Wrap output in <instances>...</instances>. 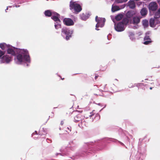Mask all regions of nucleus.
<instances>
[{
	"label": "nucleus",
	"mask_w": 160,
	"mask_h": 160,
	"mask_svg": "<svg viewBox=\"0 0 160 160\" xmlns=\"http://www.w3.org/2000/svg\"><path fill=\"white\" fill-rule=\"evenodd\" d=\"M110 142L119 143L122 146L127 148L123 143L117 139L105 138L95 141L94 143L93 142L85 143L82 148L77 153V155L81 157L86 156L89 153H92V152L102 149L106 146L108 143Z\"/></svg>",
	"instance_id": "1"
},
{
	"label": "nucleus",
	"mask_w": 160,
	"mask_h": 160,
	"mask_svg": "<svg viewBox=\"0 0 160 160\" xmlns=\"http://www.w3.org/2000/svg\"><path fill=\"white\" fill-rule=\"evenodd\" d=\"M7 53L12 57L14 56L15 63L21 65L23 62L26 64L28 67L31 62V59L28 50L26 49L16 48L10 45L7 48Z\"/></svg>",
	"instance_id": "2"
},
{
	"label": "nucleus",
	"mask_w": 160,
	"mask_h": 160,
	"mask_svg": "<svg viewBox=\"0 0 160 160\" xmlns=\"http://www.w3.org/2000/svg\"><path fill=\"white\" fill-rule=\"evenodd\" d=\"M136 12L133 10H129L125 13V17L128 20V24H132L138 25L140 22L142 17L135 15Z\"/></svg>",
	"instance_id": "3"
},
{
	"label": "nucleus",
	"mask_w": 160,
	"mask_h": 160,
	"mask_svg": "<svg viewBox=\"0 0 160 160\" xmlns=\"http://www.w3.org/2000/svg\"><path fill=\"white\" fill-rule=\"evenodd\" d=\"M114 23L115 30L118 32H122L124 31L127 26L128 24V20L125 17L118 22L117 23L115 22L113 20Z\"/></svg>",
	"instance_id": "4"
},
{
	"label": "nucleus",
	"mask_w": 160,
	"mask_h": 160,
	"mask_svg": "<svg viewBox=\"0 0 160 160\" xmlns=\"http://www.w3.org/2000/svg\"><path fill=\"white\" fill-rule=\"evenodd\" d=\"M73 32V29L64 27L62 28L61 35L64 39L68 41L72 38Z\"/></svg>",
	"instance_id": "5"
},
{
	"label": "nucleus",
	"mask_w": 160,
	"mask_h": 160,
	"mask_svg": "<svg viewBox=\"0 0 160 160\" xmlns=\"http://www.w3.org/2000/svg\"><path fill=\"white\" fill-rule=\"evenodd\" d=\"M70 9L74 13L77 14L82 10V8L80 4L71 0L70 2Z\"/></svg>",
	"instance_id": "6"
},
{
	"label": "nucleus",
	"mask_w": 160,
	"mask_h": 160,
	"mask_svg": "<svg viewBox=\"0 0 160 160\" xmlns=\"http://www.w3.org/2000/svg\"><path fill=\"white\" fill-rule=\"evenodd\" d=\"M146 149L144 148L143 151L142 152V151H138L136 154L132 153L130 159H132L134 160H143L145 157V152Z\"/></svg>",
	"instance_id": "7"
},
{
	"label": "nucleus",
	"mask_w": 160,
	"mask_h": 160,
	"mask_svg": "<svg viewBox=\"0 0 160 160\" xmlns=\"http://www.w3.org/2000/svg\"><path fill=\"white\" fill-rule=\"evenodd\" d=\"M149 11L150 16L153 15L157 10L158 9V5L155 1L151 2L148 4V7Z\"/></svg>",
	"instance_id": "8"
},
{
	"label": "nucleus",
	"mask_w": 160,
	"mask_h": 160,
	"mask_svg": "<svg viewBox=\"0 0 160 160\" xmlns=\"http://www.w3.org/2000/svg\"><path fill=\"white\" fill-rule=\"evenodd\" d=\"M95 21L97 22L95 26V30L98 31L100 30L99 28H102L104 26L106 20L105 18L98 17L97 16L95 17Z\"/></svg>",
	"instance_id": "9"
},
{
	"label": "nucleus",
	"mask_w": 160,
	"mask_h": 160,
	"mask_svg": "<svg viewBox=\"0 0 160 160\" xmlns=\"http://www.w3.org/2000/svg\"><path fill=\"white\" fill-rule=\"evenodd\" d=\"M71 149V148L70 147H67L63 150L61 149L60 151L61 152L56 153V156L58 157V158H60L61 157L68 156L70 153Z\"/></svg>",
	"instance_id": "10"
},
{
	"label": "nucleus",
	"mask_w": 160,
	"mask_h": 160,
	"mask_svg": "<svg viewBox=\"0 0 160 160\" xmlns=\"http://www.w3.org/2000/svg\"><path fill=\"white\" fill-rule=\"evenodd\" d=\"M13 59V57L10 55H4L2 58L0 60V64H8L11 62Z\"/></svg>",
	"instance_id": "11"
},
{
	"label": "nucleus",
	"mask_w": 160,
	"mask_h": 160,
	"mask_svg": "<svg viewBox=\"0 0 160 160\" xmlns=\"http://www.w3.org/2000/svg\"><path fill=\"white\" fill-rule=\"evenodd\" d=\"M160 23V20L154 15L153 18H150L149 20V26L152 28H154L156 25Z\"/></svg>",
	"instance_id": "12"
},
{
	"label": "nucleus",
	"mask_w": 160,
	"mask_h": 160,
	"mask_svg": "<svg viewBox=\"0 0 160 160\" xmlns=\"http://www.w3.org/2000/svg\"><path fill=\"white\" fill-rule=\"evenodd\" d=\"M63 24L67 26H71L73 25L74 22L71 18H65L63 20Z\"/></svg>",
	"instance_id": "13"
},
{
	"label": "nucleus",
	"mask_w": 160,
	"mask_h": 160,
	"mask_svg": "<svg viewBox=\"0 0 160 160\" xmlns=\"http://www.w3.org/2000/svg\"><path fill=\"white\" fill-rule=\"evenodd\" d=\"M60 15L58 13L54 12L51 17V18L54 22H60Z\"/></svg>",
	"instance_id": "14"
},
{
	"label": "nucleus",
	"mask_w": 160,
	"mask_h": 160,
	"mask_svg": "<svg viewBox=\"0 0 160 160\" xmlns=\"http://www.w3.org/2000/svg\"><path fill=\"white\" fill-rule=\"evenodd\" d=\"M157 1L160 7L157 10L153 15L155 16V18L159 19L160 18V0H157Z\"/></svg>",
	"instance_id": "15"
},
{
	"label": "nucleus",
	"mask_w": 160,
	"mask_h": 160,
	"mask_svg": "<svg viewBox=\"0 0 160 160\" xmlns=\"http://www.w3.org/2000/svg\"><path fill=\"white\" fill-rule=\"evenodd\" d=\"M9 44H7L5 42L0 43V48L3 51H7V48H8V47L10 46Z\"/></svg>",
	"instance_id": "16"
},
{
	"label": "nucleus",
	"mask_w": 160,
	"mask_h": 160,
	"mask_svg": "<svg viewBox=\"0 0 160 160\" xmlns=\"http://www.w3.org/2000/svg\"><path fill=\"white\" fill-rule=\"evenodd\" d=\"M124 15L125 16V14L122 12L119 13L116 15L115 19L116 21H119L121 19H122L124 18L123 17Z\"/></svg>",
	"instance_id": "17"
},
{
	"label": "nucleus",
	"mask_w": 160,
	"mask_h": 160,
	"mask_svg": "<svg viewBox=\"0 0 160 160\" xmlns=\"http://www.w3.org/2000/svg\"><path fill=\"white\" fill-rule=\"evenodd\" d=\"M127 4L128 6L131 9H134L136 7L134 1L132 0H130L128 2Z\"/></svg>",
	"instance_id": "18"
},
{
	"label": "nucleus",
	"mask_w": 160,
	"mask_h": 160,
	"mask_svg": "<svg viewBox=\"0 0 160 160\" xmlns=\"http://www.w3.org/2000/svg\"><path fill=\"white\" fill-rule=\"evenodd\" d=\"M90 15L89 13H87L86 14H84L83 13L82 14L80 15V16L82 20L86 21Z\"/></svg>",
	"instance_id": "19"
},
{
	"label": "nucleus",
	"mask_w": 160,
	"mask_h": 160,
	"mask_svg": "<svg viewBox=\"0 0 160 160\" xmlns=\"http://www.w3.org/2000/svg\"><path fill=\"white\" fill-rule=\"evenodd\" d=\"M141 15L143 17H145L148 13V10L146 8H143L140 12Z\"/></svg>",
	"instance_id": "20"
},
{
	"label": "nucleus",
	"mask_w": 160,
	"mask_h": 160,
	"mask_svg": "<svg viewBox=\"0 0 160 160\" xmlns=\"http://www.w3.org/2000/svg\"><path fill=\"white\" fill-rule=\"evenodd\" d=\"M54 12V11H53L52 10H47L45 11L44 13L46 17H51Z\"/></svg>",
	"instance_id": "21"
},
{
	"label": "nucleus",
	"mask_w": 160,
	"mask_h": 160,
	"mask_svg": "<svg viewBox=\"0 0 160 160\" xmlns=\"http://www.w3.org/2000/svg\"><path fill=\"white\" fill-rule=\"evenodd\" d=\"M47 129L44 128L41 129L39 132V134L41 136L45 135L47 134Z\"/></svg>",
	"instance_id": "22"
},
{
	"label": "nucleus",
	"mask_w": 160,
	"mask_h": 160,
	"mask_svg": "<svg viewBox=\"0 0 160 160\" xmlns=\"http://www.w3.org/2000/svg\"><path fill=\"white\" fill-rule=\"evenodd\" d=\"M61 21H60V22H59L58 21L54 22V26L55 28L56 29L58 30V29L61 28L62 26H61Z\"/></svg>",
	"instance_id": "23"
},
{
	"label": "nucleus",
	"mask_w": 160,
	"mask_h": 160,
	"mask_svg": "<svg viewBox=\"0 0 160 160\" xmlns=\"http://www.w3.org/2000/svg\"><path fill=\"white\" fill-rule=\"evenodd\" d=\"M120 9V8L119 6L116 5H114L113 4L112 5L111 9V11L112 12H115Z\"/></svg>",
	"instance_id": "24"
},
{
	"label": "nucleus",
	"mask_w": 160,
	"mask_h": 160,
	"mask_svg": "<svg viewBox=\"0 0 160 160\" xmlns=\"http://www.w3.org/2000/svg\"><path fill=\"white\" fill-rule=\"evenodd\" d=\"M143 139H142L141 138L139 139L138 147V151H142L141 148H142V146L144 147H146V145L145 144L143 145V144L142 143V142L143 141Z\"/></svg>",
	"instance_id": "25"
},
{
	"label": "nucleus",
	"mask_w": 160,
	"mask_h": 160,
	"mask_svg": "<svg viewBox=\"0 0 160 160\" xmlns=\"http://www.w3.org/2000/svg\"><path fill=\"white\" fill-rule=\"evenodd\" d=\"M142 22L144 28H146L148 27L149 23L148 20L146 19L143 20L142 21Z\"/></svg>",
	"instance_id": "26"
},
{
	"label": "nucleus",
	"mask_w": 160,
	"mask_h": 160,
	"mask_svg": "<svg viewBox=\"0 0 160 160\" xmlns=\"http://www.w3.org/2000/svg\"><path fill=\"white\" fill-rule=\"evenodd\" d=\"M135 34L133 32H128V36L130 39L132 41L135 40V38L134 37Z\"/></svg>",
	"instance_id": "27"
},
{
	"label": "nucleus",
	"mask_w": 160,
	"mask_h": 160,
	"mask_svg": "<svg viewBox=\"0 0 160 160\" xmlns=\"http://www.w3.org/2000/svg\"><path fill=\"white\" fill-rule=\"evenodd\" d=\"M5 51H2L0 49V59H1L5 55Z\"/></svg>",
	"instance_id": "28"
},
{
	"label": "nucleus",
	"mask_w": 160,
	"mask_h": 160,
	"mask_svg": "<svg viewBox=\"0 0 160 160\" xmlns=\"http://www.w3.org/2000/svg\"><path fill=\"white\" fill-rule=\"evenodd\" d=\"M74 118L77 119L79 120V121H80L82 118V116L80 114H78L76 115Z\"/></svg>",
	"instance_id": "29"
},
{
	"label": "nucleus",
	"mask_w": 160,
	"mask_h": 160,
	"mask_svg": "<svg viewBox=\"0 0 160 160\" xmlns=\"http://www.w3.org/2000/svg\"><path fill=\"white\" fill-rule=\"evenodd\" d=\"M144 41V42H143V44L145 45H148L152 42L151 39H150V40H148Z\"/></svg>",
	"instance_id": "30"
},
{
	"label": "nucleus",
	"mask_w": 160,
	"mask_h": 160,
	"mask_svg": "<svg viewBox=\"0 0 160 160\" xmlns=\"http://www.w3.org/2000/svg\"><path fill=\"white\" fill-rule=\"evenodd\" d=\"M18 4H22L23 2H27V0H15Z\"/></svg>",
	"instance_id": "31"
},
{
	"label": "nucleus",
	"mask_w": 160,
	"mask_h": 160,
	"mask_svg": "<svg viewBox=\"0 0 160 160\" xmlns=\"http://www.w3.org/2000/svg\"><path fill=\"white\" fill-rule=\"evenodd\" d=\"M69 144L71 147H74L76 145L75 142L73 141H70Z\"/></svg>",
	"instance_id": "32"
},
{
	"label": "nucleus",
	"mask_w": 160,
	"mask_h": 160,
	"mask_svg": "<svg viewBox=\"0 0 160 160\" xmlns=\"http://www.w3.org/2000/svg\"><path fill=\"white\" fill-rule=\"evenodd\" d=\"M136 84V86L139 88V87H142V86H145L146 85H144L143 83H135Z\"/></svg>",
	"instance_id": "33"
},
{
	"label": "nucleus",
	"mask_w": 160,
	"mask_h": 160,
	"mask_svg": "<svg viewBox=\"0 0 160 160\" xmlns=\"http://www.w3.org/2000/svg\"><path fill=\"white\" fill-rule=\"evenodd\" d=\"M137 26H132V25H129L128 26L129 28H132L134 29H136L138 28V25Z\"/></svg>",
	"instance_id": "34"
},
{
	"label": "nucleus",
	"mask_w": 160,
	"mask_h": 160,
	"mask_svg": "<svg viewBox=\"0 0 160 160\" xmlns=\"http://www.w3.org/2000/svg\"><path fill=\"white\" fill-rule=\"evenodd\" d=\"M115 2L117 3H122L124 2V0H115Z\"/></svg>",
	"instance_id": "35"
},
{
	"label": "nucleus",
	"mask_w": 160,
	"mask_h": 160,
	"mask_svg": "<svg viewBox=\"0 0 160 160\" xmlns=\"http://www.w3.org/2000/svg\"><path fill=\"white\" fill-rule=\"evenodd\" d=\"M151 39L148 35H145L144 38V40H150Z\"/></svg>",
	"instance_id": "36"
},
{
	"label": "nucleus",
	"mask_w": 160,
	"mask_h": 160,
	"mask_svg": "<svg viewBox=\"0 0 160 160\" xmlns=\"http://www.w3.org/2000/svg\"><path fill=\"white\" fill-rule=\"evenodd\" d=\"M100 116L99 114L97 113L96 114L95 116V118H97V119H100Z\"/></svg>",
	"instance_id": "37"
},
{
	"label": "nucleus",
	"mask_w": 160,
	"mask_h": 160,
	"mask_svg": "<svg viewBox=\"0 0 160 160\" xmlns=\"http://www.w3.org/2000/svg\"><path fill=\"white\" fill-rule=\"evenodd\" d=\"M125 6H126L125 4H124L123 5H122L120 6V9L124 8L125 7Z\"/></svg>",
	"instance_id": "38"
},
{
	"label": "nucleus",
	"mask_w": 160,
	"mask_h": 160,
	"mask_svg": "<svg viewBox=\"0 0 160 160\" xmlns=\"http://www.w3.org/2000/svg\"><path fill=\"white\" fill-rule=\"evenodd\" d=\"M135 86L133 85L132 83H130L128 86V87L129 88H133Z\"/></svg>",
	"instance_id": "39"
},
{
	"label": "nucleus",
	"mask_w": 160,
	"mask_h": 160,
	"mask_svg": "<svg viewBox=\"0 0 160 160\" xmlns=\"http://www.w3.org/2000/svg\"><path fill=\"white\" fill-rule=\"evenodd\" d=\"M46 141L48 143H51L52 142L51 140L48 138L46 139Z\"/></svg>",
	"instance_id": "40"
},
{
	"label": "nucleus",
	"mask_w": 160,
	"mask_h": 160,
	"mask_svg": "<svg viewBox=\"0 0 160 160\" xmlns=\"http://www.w3.org/2000/svg\"><path fill=\"white\" fill-rule=\"evenodd\" d=\"M151 33V32L150 31H148L146 32L145 33L146 35H148L150 34Z\"/></svg>",
	"instance_id": "41"
},
{
	"label": "nucleus",
	"mask_w": 160,
	"mask_h": 160,
	"mask_svg": "<svg viewBox=\"0 0 160 160\" xmlns=\"http://www.w3.org/2000/svg\"><path fill=\"white\" fill-rule=\"evenodd\" d=\"M38 134L37 132V131H35L34 132H33L32 134V136L33 137L34 135H35V134L38 135Z\"/></svg>",
	"instance_id": "42"
},
{
	"label": "nucleus",
	"mask_w": 160,
	"mask_h": 160,
	"mask_svg": "<svg viewBox=\"0 0 160 160\" xmlns=\"http://www.w3.org/2000/svg\"><path fill=\"white\" fill-rule=\"evenodd\" d=\"M125 138L126 139V141L128 142H129L130 139L127 136L125 137Z\"/></svg>",
	"instance_id": "43"
},
{
	"label": "nucleus",
	"mask_w": 160,
	"mask_h": 160,
	"mask_svg": "<svg viewBox=\"0 0 160 160\" xmlns=\"http://www.w3.org/2000/svg\"><path fill=\"white\" fill-rule=\"evenodd\" d=\"M74 118V122H78L79 121V120L75 118Z\"/></svg>",
	"instance_id": "44"
},
{
	"label": "nucleus",
	"mask_w": 160,
	"mask_h": 160,
	"mask_svg": "<svg viewBox=\"0 0 160 160\" xmlns=\"http://www.w3.org/2000/svg\"><path fill=\"white\" fill-rule=\"evenodd\" d=\"M90 114H91V115H89L90 117H92V116L94 115V113H93V112H90Z\"/></svg>",
	"instance_id": "45"
},
{
	"label": "nucleus",
	"mask_w": 160,
	"mask_h": 160,
	"mask_svg": "<svg viewBox=\"0 0 160 160\" xmlns=\"http://www.w3.org/2000/svg\"><path fill=\"white\" fill-rule=\"evenodd\" d=\"M97 104L99 106H101V107L103 106V104L101 103H98Z\"/></svg>",
	"instance_id": "46"
},
{
	"label": "nucleus",
	"mask_w": 160,
	"mask_h": 160,
	"mask_svg": "<svg viewBox=\"0 0 160 160\" xmlns=\"http://www.w3.org/2000/svg\"><path fill=\"white\" fill-rule=\"evenodd\" d=\"M12 7V6H9L8 7H7V8L5 9V11L7 12V10L8 9V7L11 8Z\"/></svg>",
	"instance_id": "47"
},
{
	"label": "nucleus",
	"mask_w": 160,
	"mask_h": 160,
	"mask_svg": "<svg viewBox=\"0 0 160 160\" xmlns=\"http://www.w3.org/2000/svg\"><path fill=\"white\" fill-rule=\"evenodd\" d=\"M106 106H107L106 104H105V105H104V107H103V108H102V109L100 110V112L103 109V108H105L106 107Z\"/></svg>",
	"instance_id": "48"
},
{
	"label": "nucleus",
	"mask_w": 160,
	"mask_h": 160,
	"mask_svg": "<svg viewBox=\"0 0 160 160\" xmlns=\"http://www.w3.org/2000/svg\"><path fill=\"white\" fill-rule=\"evenodd\" d=\"M52 115H51V118H53L54 117V113H53V112H52Z\"/></svg>",
	"instance_id": "49"
},
{
	"label": "nucleus",
	"mask_w": 160,
	"mask_h": 160,
	"mask_svg": "<svg viewBox=\"0 0 160 160\" xmlns=\"http://www.w3.org/2000/svg\"><path fill=\"white\" fill-rule=\"evenodd\" d=\"M20 6L19 5H17L16 4L15 5V7L16 8H18V7H19Z\"/></svg>",
	"instance_id": "50"
},
{
	"label": "nucleus",
	"mask_w": 160,
	"mask_h": 160,
	"mask_svg": "<svg viewBox=\"0 0 160 160\" xmlns=\"http://www.w3.org/2000/svg\"><path fill=\"white\" fill-rule=\"evenodd\" d=\"M99 96H102V97H104V95L103 93H102L101 94L99 95Z\"/></svg>",
	"instance_id": "51"
},
{
	"label": "nucleus",
	"mask_w": 160,
	"mask_h": 160,
	"mask_svg": "<svg viewBox=\"0 0 160 160\" xmlns=\"http://www.w3.org/2000/svg\"><path fill=\"white\" fill-rule=\"evenodd\" d=\"M100 91V92H104V91L101 90V89H98Z\"/></svg>",
	"instance_id": "52"
},
{
	"label": "nucleus",
	"mask_w": 160,
	"mask_h": 160,
	"mask_svg": "<svg viewBox=\"0 0 160 160\" xmlns=\"http://www.w3.org/2000/svg\"><path fill=\"white\" fill-rule=\"evenodd\" d=\"M98 85H94V87H97V88H98Z\"/></svg>",
	"instance_id": "53"
},
{
	"label": "nucleus",
	"mask_w": 160,
	"mask_h": 160,
	"mask_svg": "<svg viewBox=\"0 0 160 160\" xmlns=\"http://www.w3.org/2000/svg\"><path fill=\"white\" fill-rule=\"evenodd\" d=\"M63 122L62 121L61 122V124L62 125H63Z\"/></svg>",
	"instance_id": "54"
},
{
	"label": "nucleus",
	"mask_w": 160,
	"mask_h": 160,
	"mask_svg": "<svg viewBox=\"0 0 160 160\" xmlns=\"http://www.w3.org/2000/svg\"><path fill=\"white\" fill-rule=\"evenodd\" d=\"M98 76H95V79H97V78H98Z\"/></svg>",
	"instance_id": "55"
},
{
	"label": "nucleus",
	"mask_w": 160,
	"mask_h": 160,
	"mask_svg": "<svg viewBox=\"0 0 160 160\" xmlns=\"http://www.w3.org/2000/svg\"><path fill=\"white\" fill-rule=\"evenodd\" d=\"M107 38H108V40H110V38L108 37V35L107 36Z\"/></svg>",
	"instance_id": "56"
},
{
	"label": "nucleus",
	"mask_w": 160,
	"mask_h": 160,
	"mask_svg": "<svg viewBox=\"0 0 160 160\" xmlns=\"http://www.w3.org/2000/svg\"><path fill=\"white\" fill-rule=\"evenodd\" d=\"M106 85H107V84H105V86H104V90H105V87H106Z\"/></svg>",
	"instance_id": "57"
},
{
	"label": "nucleus",
	"mask_w": 160,
	"mask_h": 160,
	"mask_svg": "<svg viewBox=\"0 0 160 160\" xmlns=\"http://www.w3.org/2000/svg\"><path fill=\"white\" fill-rule=\"evenodd\" d=\"M50 118V116H49V118H48V119L47 120V121L46 122V123H47V121L49 120V118Z\"/></svg>",
	"instance_id": "58"
},
{
	"label": "nucleus",
	"mask_w": 160,
	"mask_h": 160,
	"mask_svg": "<svg viewBox=\"0 0 160 160\" xmlns=\"http://www.w3.org/2000/svg\"><path fill=\"white\" fill-rule=\"evenodd\" d=\"M124 2H127L128 0H124Z\"/></svg>",
	"instance_id": "59"
},
{
	"label": "nucleus",
	"mask_w": 160,
	"mask_h": 160,
	"mask_svg": "<svg viewBox=\"0 0 160 160\" xmlns=\"http://www.w3.org/2000/svg\"><path fill=\"white\" fill-rule=\"evenodd\" d=\"M67 129L69 130L70 131H71V130L68 127L67 128Z\"/></svg>",
	"instance_id": "60"
},
{
	"label": "nucleus",
	"mask_w": 160,
	"mask_h": 160,
	"mask_svg": "<svg viewBox=\"0 0 160 160\" xmlns=\"http://www.w3.org/2000/svg\"><path fill=\"white\" fill-rule=\"evenodd\" d=\"M152 88H153L152 87H151L150 88V90H152Z\"/></svg>",
	"instance_id": "61"
},
{
	"label": "nucleus",
	"mask_w": 160,
	"mask_h": 160,
	"mask_svg": "<svg viewBox=\"0 0 160 160\" xmlns=\"http://www.w3.org/2000/svg\"><path fill=\"white\" fill-rule=\"evenodd\" d=\"M80 125H81V124H80V123H79V124H78V126L79 127H80Z\"/></svg>",
	"instance_id": "62"
},
{
	"label": "nucleus",
	"mask_w": 160,
	"mask_h": 160,
	"mask_svg": "<svg viewBox=\"0 0 160 160\" xmlns=\"http://www.w3.org/2000/svg\"><path fill=\"white\" fill-rule=\"evenodd\" d=\"M94 95L95 96H98V95L97 94H94Z\"/></svg>",
	"instance_id": "63"
},
{
	"label": "nucleus",
	"mask_w": 160,
	"mask_h": 160,
	"mask_svg": "<svg viewBox=\"0 0 160 160\" xmlns=\"http://www.w3.org/2000/svg\"><path fill=\"white\" fill-rule=\"evenodd\" d=\"M70 95H71L74 96L76 98V97H75V95H73V94H71Z\"/></svg>",
	"instance_id": "64"
}]
</instances>
